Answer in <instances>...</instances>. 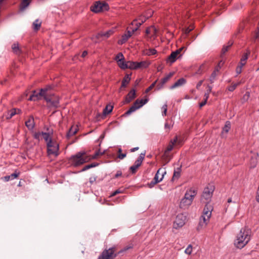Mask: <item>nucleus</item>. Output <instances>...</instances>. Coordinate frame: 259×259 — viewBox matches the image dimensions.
<instances>
[{"instance_id":"nucleus-1","label":"nucleus","mask_w":259,"mask_h":259,"mask_svg":"<svg viewBox=\"0 0 259 259\" xmlns=\"http://www.w3.org/2000/svg\"><path fill=\"white\" fill-rule=\"evenodd\" d=\"M212 210L213 207L210 204L207 203L205 204L202 214L199 219V224L197 227V230L198 231H200L206 227L209 222Z\"/></svg>"},{"instance_id":"nucleus-2","label":"nucleus","mask_w":259,"mask_h":259,"mask_svg":"<svg viewBox=\"0 0 259 259\" xmlns=\"http://www.w3.org/2000/svg\"><path fill=\"white\" fill-rule=\"evenodd\" d=\"M250 231L249 230L242 228L237 234L236 239L234 241L235 246L238 248H242L249 241Z\"/></svg>"},{"instance_id":"nucleus-3","label":"nucleus","mask_w":259,"mask_h":259,"mask_svg":"<svg viewBox=\"0 0 259 259\" xmlns=\"http://www.w3.org/2000/svg\"><path fill=\"white\" fill-rule=\"evenodd\" d=\"M196 191L192 188L187 190L184 198H183L180 201L179 205L180 208L184 209L188 208L192 204L194 198L196 195Z\"/></svg>"},{"instance_id":"nucleus-4","label":"nucleus","mask_w":259,"mask_h":259,"mask_svg":"<svg viewBox=\"0 0 259 259\" xmlns=\"http://www.w3.org/2000/svg\"><path fill=\"white\" fill-rule=\"evenodd\" d=\"M48 90L45 95L44 99L47 102L49 107L57 108L59 105V98L58 96L53 94L51 91V87H47Z\"/></svg>"},{"instance_id":"nucleus-5","label":"nucleus","mask_w":259,"mask_h":259,"mask_svg":"<svg viewBox=\"0 0 259 259\" xmlns=\"http://www.w3.org/2000/svg\"><path fill=\"white\" fill-rule=\"evenodd\" d=\"M91 159V156L86 155L84 152H78L75 155H72L71 157V162L75 166L87 162Z\"/></svg>"},{"instance_id":"nucleus-6","label":"nucleus","mask_w":259,"mask_h":259,"mask_svg":"<svg viewBox=\"0 0 259 259\" xmlns=\"http://www.w3.org/2000/svg\"><path fill=\"white\" fill-rule=\"evenodd\" d=\"M116 250L115 246L108 249L106 248L102 252L98 259H114L119 254L118 252H116Z\"/></svg>"},{"instance_id":"nucleus-7","label":"nucleus","mask_w":259,"mask_h":259,"mask_svg":"<svg viewBox=\"0 0 259 259\" xmlns=\"http://www.w3.org/2000/svg\"><path fill=\"white\" fill-rule=\"evenodd\" d=\"M148 102L147 99H137L130 107V108L122 115L123 116H128L133 112H135L136 110L142 107Z\"/></svg>"},{"instance_id":"nucleus-8","label":"nucleus","mask_w":259,"mask_h":259,"mask_svg":"<svg viewBox=\"0 0 259 259\" xmlns=\"http://www.w3.org/2000/svg\"><path fill=\"white\" fill-rule=\"evenodd\" d=\"M109 9V7L107 3L101 2L100 1L96 2L91 7V10L96 13L104 11H107Z\"/></svg>"},{"instance_id":"nucleus-9","label":"nucleus","mask_w":259,"mask_h":259,"mask_svg":"<svg viewBox=\"0 0 259 259\" xmlns=\"http://www.w3.org/2000/svg\"><path fill=\"white\" fill-rule=\"evenodd\" d=\"M47 145L49 155H54L55 156H57L59 155V146L57 142L53 141L52 139H50Z\"/></svg>"},{"instance_id":"nucleus-10","label":"nucleus","mask_w":259,"mask_h":259,"mask_svg":"<svg viewBox=\"0 0 259 259\" xmlns=\"http://www.w3.org/2000/svg\"><path fill=\"white\" fill-rule=\"evenodd\" d=\"M214 187L213 186H209L205 188L201 196V200L206 204L209 203L208 202L211 199Z\"/></svg>"},{"instance_id":"nucleus-11","label":"nucleus","mask_w":259,"mask_h":259,"mask_svg":"<svg viewBox=\"0 0 259 259\" xmlns=\"http://www.w3.org/2000/svg\"><path fill=\"white\" fill-rule=\"evenodd\" d=\"M186 217L183 213L178 214L174 222L173 227L176 229L182 228L186 223Z\"/></svg>"},{"instance_id":"nucleus-12","label":"nucleus","mask_w":259,"mask_h":259,"mask_svg":"<svg viewBox=\"0 0 259 259\" xmlns=\"http://www.w3.org/2000/svg\"><path fill=\"white\" fill-rule=\"evenodd\" d=\"M48 90L47 87L45 88L40 90L39 92L36 91H33L32 94L29 97L28 100L29 101H36L41 99L42 97L44 98L45 95Z\"/></svg>"},{"instance_id":"nucleus-13","label":"nucleus","mask_w":259,"mask_h":259,"mask_svg":"<svg viewBox=\"0 0 259 259\" xmlns=\"http://www.w3.org/2000/svg\"><path fill=\"white\" fill-rule=\"evenodd\" d=\"M151 16V14L149 16H147V17L141 15L139 16V17L138 19L134 20L131 23L132 25H135L136 26V27L134 28V31H136L138 29L139 27Z\"/></svg>"},{"instance_id":"nucleus-14","label":"nucleus","mask_w":259,"mask_h":259,"mask_svg":"<svg viewBox=\"0 0 259 259\" xmlns=\"http://www.w3.org/2000/svg\"><path fill=\"white\" fill-rule=\"evenodd\" d=\"M145 154L141 153L134 164L130 167V170L132 174H135L138 168L141 166L144 159Z\"/></svg>"},{"instance_id":"nucleus-15","label":"nucleus","mask_w":259,"mask_h":259,"mask_svg":"<svg viewBox=\"0 0 259 259\" xmlns=\"http://www.w3.org/2000/svg\"><path fill=\"white\" fill-rule=\"evenodd\" d=\"M174 74V72H170L168 74L162 78L159 83L157 85L156 90H159L163 88L164 84L171 78Z\"/></svg>"},{"instance_id":"nucleus-16","label":"nucleus","mask_w":259,"mask_h":259,"mask_svg":"<svg viewBox=\"0 0 259 259\" xmlns=\"http://www.w3.org/2000/svg\"><path fill=\"white\" fill-rule=\"evenodd\" d=\"M130 29H132V31L127 30L124 34H123L121 36V38L118 40V44L119 45H122L124 44L128 39L131 37L132 34L135 32L134 31V28Z\"/></svg>"},{"instance_id":"nucleus-17","label":"nucleus","mask_w":259,"mask_h":259,"mask_svg":"<svg viewBox=\"0 0 259 259\" xmlns=\"http://www.w3.org/2000/svg\"><path fill=\"white\" fill-rule=\"evenodd\" d=\"M166 173V171L165 168H160L157 170L153 179L158 181V183H159L162 180L163 177Z\"/></svg>"},{"instance_id":"nucleus-18","label":"nucleus","mask_w":259,"mask_h":259,"mask_svg":"<svg viewBox=\"0 0 259 259\" xmlns=\"http://www.w3.org/2000/svg\"><path fill=\"white\" fill-rule=\"evenodd\" d=\"M183 49L184 48L182 47L174 52H172L168 58V61L170 63L175 62L176 61L178 55L180 54Z\"/></svg>"},{"instance_id":"nucleus-19","label":"nucleus","mask_w":259,"mask_h":259,"mask_svg":"<svg viewBox=\"0 0 259 259\" xmlns=\"http://www.w3.org/2000/svg\"><path fill=\"white\" fill-rule=\"evenodd\" d=\"M136 98V91L135 89L132 90L126 96L124 101V104L129 103L134 99Z\"/></svg>"},{"instance_id":"nucleus-20","label":"nucleus","mask_w":259,"mask_h":259,"mask_svg":"<svg viewBox=\"0 0 259 259\" xmlns=\"http://www.w3.org/2000/svg\"><path fill=\"white\" fill-rule=\"evenodd\" d=\"M21 112V111L20 109L18 108H13L8 111L7 114L6 115V119H10L15 115L20 114Z\"/></svg>"},{"instance_id":"nucleus-21","label":"nucleus","mask_w":259,"mask_h":259,"mask_svg":"<svg viewBox=\"0 0 259 259\" xmlns=\"http://www.w3.org/2000/svg\"><path fill=\"white\" fill-rule=\"evenodd\" d=\"M186 82V80L184 78L179 79L173 85L170 87V89L172 90L175 88L179 87L184 85Z\"/></svg>"},{"instance_id":"nucleus-22","label":"nucleus","mask_w":259,"mask_h":259,"mask_svg":"<svg viewBox=\"0 0 259 259\" xmlns=\"http://www.w3.org/2000/svg\"><path fill=\"white\" fill-rule=\"evenodd\" d=\"M177 137H175V138L174 139V140L170 141L169 145L167 147L166 150H165L164 154H166L167 153L170 152L173 149L174 146L175 145L176 142H177Z\"/></svg>"},{"instance_id":"nucleus-23","label":"nucleus","mask_w":259,"mask_h":259,"mask_svg":"<svg viewBox=\"0 0 259 259\" xmlns=\"http://www.w3.org/2000/svg\"><path fill=\"white\" fill-rule=\"evenodd\" d=\"M25 125L29 130H32L34 126V119L32 117H30L25 122Z\"/></svg>"},{"instance_id":"nucleus-24","label":"nucleus","mask_w":259,"mask_h":259,"mask_svg":"<svg viewBox=\"0 0 259 259\" xmlns=\"http://www.w3.org/2000/svg\"><path fill=\"white\" fill-rule=\"evenodd\" d=\"M149 65L150 63L146 61L140 62H136L137 69L140 68H146Z\"/></svg>"},{"instance_id":"nucleus-25","label":"nucleus","mask_w":259,"mask_h":259,"mask_svg":"<svg viewBox=\"0 0 259 259\" xmlns=\"http://www.w3.org/2000/svg\"><path fill=\"white\" fill-rule=\"evenodd\" d=\"M32 0H22L20 6L21 11L25 10L30 4Z\"/></svg>"},{"instance_id":"nucleus-26","label":"nucleus","mask_w":259,"mask_h":259,"mask_svg":"<svg viewBox=\"0 0 259 259\" xmlns=\"http://www.w3.org/2000/svg\"><path fill=\"white\" fill-rule=\"evenodd\" d=\"M77 128L74 126H71L67 133L66 136L68 138L74 135L77 132Z\"/></svg>"},{"instance_id":"nucleus-27","label":"nucleus","mask_w":259,"mask_h":259,"mask_svg":"<svg viewBox=\"0 0 259 259\" xmlns=\"http://www.w3.org/2000/svg\"><path fill=\"white\" fill-rule=\"evenodd\" d=\"M181 168L178 167L176 170H175L172 178V181H175L176 179H178L181 176Z\"/></svg>"},{"instance_id":"nucleus-28","label":"nucleus","mask_w":259,"mask_h":259,"mask_svg":"<svg viewBox=\"0 0 259 259\" xmlns=\"http://www.w3.org/2000/svg\"><path fill=\"white\" fill-rule=\"evenodd\" d=\"M131 80L130 75L126 74L122 80L121 88H124L130 82Z\"/></svg>"},{"instance_id":"nucleus-29","label":"nucleus","mask_w":259,"mask_h":259,"mask_svg":"<svg viewBox=\"0 0 259 259\" xmlns=\"http://www.w3.org/2000/svg\"><path fill=\"white\" fill-rule=\"evenodd\" d=\"M20 175V172H17L15 171L14 173L11 174L10 176H6L4 177V179L6 181H9L10 180H13L17 178Z\"/></svg>"},{"instance_id":"nucleus-30","label":"nucleus","mask_w":259,"mask_h":259,"mask_svg":"<svg viewBox=\"0 0 259 259\" xmlns=\"http://www.w3.org/2000/svg\"><path fill=\"white\" fill-rule=\"evenodd\" d=\"M233 44V41L230 40L228 43V45L224 46L221 51V55H224L228 51L229 48L232 46Z\"/></svg>"},{"instance_id":"nucleus-31","label":"nucleus","mask_w":259,"mask_h":259,"mask_svg":"<svg viewBox=\"0 0 259 259\" xmlns=\"http://www.w3.org/2000/svg\"><path fill=\"white\" fill-rule=\"evenodd\" d=\"M113 31L111 30H109L105 32H101L98 33V37H105L106 38L109 37L112 33Z\"/></svg>"},{"instance_id":"nucleus-32","label":"nucleus","mask_w":259,"mask_h":259,"mask_svg":"<svg viewBox=\"0 0 259 259\" xmlns=\"http://www.w3.org/2000/svg\"><path fill=\"white\" fill-rule=\"evenodd\" d=\"M41 22L38 20L36 19L33 23V28L34 31L38 30L41 26Z\"/></svg>"},{"instance_id":"nucleus-33","label":"nucleus","mask_w":259,"mask_h":259,"mask_svg":"<svg viewBox=\"0 0 259 259\" xmlns=\"http://www.w3.org/2000/svg\"><path fill=\"white\" fill-rule=\"evenodd\" d=\"M113 106L111 105H107L103 110V114L106 115L112 112Z\"/></svg>"},{"instance_id":"nucleus-34","label":"nucleus","mask_w":259,"mask_h":259,"mask_svg":"<svg viewBox=\"0 0 259 259\" xmlns=\"http://www.w3.org/2000/svg\"><path fill=\"white\" fill-rule=\"evenodd\" d=\"M127 68L130 69H137L136 62L127 61L126 62Z\"/></svg>"},{"instance_id":"nucleus-35","label":"nucleus","mask_w":259,"mask_h":259,"mask_svg":"<svg viewBox=\"0 0 259 259\" xmlns=\"http://www.w3.org/2000/svg\"><path fill=\"white\" fill-rule=\"evenodd\" d=\"M117 62L118 65L122 69H127L126 62L124 60H119Z\"/></svg>"},{"instance_id":"nucleus-36","label":"nucleus","mask_w":259,"mask_h":259,"mask_svg":"<svg viewBox=\"0 0 259 259\" xmlns=\"http://www.w3.org/2000/svg\"><path fill=\"white\" fill-rule=\"evenodd\" d=\"M12 49L15 54H19L20 53V50L18 44H14L12 46Z\"/></svg>"},{"instance_id":"nucleus-37","label":"nucleus","mask_w":259,"mask_h":259,"mask_svg":"<svg viewBox=\"0 0 259 259\" xmlns=\"http://www.w3.org/2000/svg\"><path fill=\"white\" fill-rule=\"evenodd\" d=\"M133 244H130L125 247H124L123 248H122V249H121L120 250H119L118 252V254H121L122 253V252H124V251H127V250L130 249H131V248H133Z\"/></svg>"},{"instance_id":"nucleus-38","label":"nucleus","mask_w":259,"mask_h":259,"mask_svg":"<svg viewBox=\"0 0 259 259\" xmlns=\"http://www.w3.org/2000/svg\"><path fill=\"white\" fill-rule=\"evenodd\" d=\"M42 136L44 140H45V141L47 142V143L48 142V141H49L50 139H52L50 138V134L47 133L42 132Z\"/></svg>"},{"instance_id":"nucleus-39","label":"nucleus","mask_w":259,"mask_h":259,"mask_svg":"<svg viewBox=\"0 0 259 259\" xmlns=\"http://www.w3.org/2000/svg\"><path fill=\"white\" fill-rule=\"evenodd\" d=\"M249 54V52L244 54L240 59V62L246 64V61L248 59V57Z\"/></svg>"},{"instance_id":"nucleus-40","label":"nucleus","mask_w":259,"mask_h":259,"mask_svg":"<svg viewBox=\"0 0 259 259\" xmlns=\"http://www.w3.org/2000/svg\"><path fill=\"white\" fill-rule=\"evenodd\" d=\"M241 81H240L238 82V83L232 84L231 85L228 87V90L230 92H233L234 90H235V89L237 88L238 85L241 84Z\"/></svg>"},{"instance_id":"nucleus-41","label":"nucleus","mask_w":259,"mask_h":259,"mask_svg":"<svg viewBox=\"0 0 259 259\" xmlns=\"http://www.w3.org/2000/svg\"><path fill=\"white\" fill-rule=\"evenodd\" d=\"M98 165V163H95L87 165L85 166H84V167L82 169V171H85V170H87V169H88L89 168L95 167L96 166H97Z\"/></svg>"},{"instance_id":"nucleus-42","label":"nucleus","mask_w":259,"mask_h":259,"mask_svg":"<svg viewBox=\"0 0 259 259\" xmlns=\"http://www.w3.org/2000/svg\"><path fill=\"white\" fill-rule=\"evenodd\" d=\"M231 128V124L229 121H227L225 126L223 127V131L228 133Z\"/></svg>"},{"instance_id":"nucleus-43","label":"nucleus","mask_w":259,"mask_h":259,"mask_svg":"<svg viewBox=\"0 0 259 259\" xmlns=\"http://www.w3.org/2000/svg\"><path fill=\"white\" fill-rule=\"evenodd\" d=\"M217 75V73H215V71H213V72L211 73L210 78H209V81L211 83H213L215 79V77Z\"/></svg>"},{"instance_id":"nucleus-44","label":"nucleus","mask_w":259,"mask_h":259,"mask_svg":"<svg viewBox=\"0 0 259 259\" xmlns=\"http://www.w3.org/2000/svg\"><path fill=\"white\" fill-rule=\"evenodd\" d=\"M104 154V152H100V150L97 151L93 156H91V158L92 159H96L98 158L100 155H102Z\"/></svg>"},{"instance_id":"nucleus-45","label":"nucleus","mask_w":259,"mask_h":259,"mask_svg":"<svg viewBox=\"0 0 259 259\" xmlns=\"http://www.w3.org/2000/svg\"><path fill=\"white\" fill-rule=\"evenodd\" d=\"M192 251V246L190 244L188 246L185 250V252L188 254H191Z\"/></svg>"},{"instance_id":"nucleus-46","label":"nucleus","mask_w":259,"mask_h":259,"mask_svg":"<svg viewBox=\"0 0 259 259\" xmlns=\"http://www.w3.org/2000/svg\"><path fill=\"white\" fill-rule=\"evenodd\" d=\"M253 38L254 39L259 38V26L257 27L256 30L254 31L253 35Z\"/></svg>"},{"instance_id":"nucleus-47","label":"nucleus","mask_w":259,"mask_h":259,"mask_svg":"<svg viewBox=\"0 0 259 259\" xmlns=\"http://www.w3.org/2000/svg\"><path fill=\"white\" fill-rule=\"evenodd\" d=\"M157 81V80H155L154 82H153L145 91V92L146 93H148L149 91H150L155 85L156 84V82Z\"/></svg>"},{"instance_id":"nucleus-48","label":"nucleus","mask_w":259,"mask_h":259,"mask_svg":"<svg viewBox=\"0 0 259 259\" xmlns=\"http://www.w3.org/2000/svg\"><path fill=\"white\" fill-rule=\"evenodd\" d=\"M124 58L123 54L121 53H119L115 57V60L117 62L119 60H124Z\"/></svg>"},{"instance_id":"nucleus-49","label":"nucleus","mask_w":259,"mask_h":259,"mask_svg":"<svg viewBox=\"0 0 259 259\" xmlns=\"http://www.w3.org/2000/svg\"><path fill=\"white\" fill-rule=\"evenodd\" d=\"M172 125L171 124V123H169L168 121H166L165 123V124H164V127L166 130H167V132H169V131L170 130V128L172 127Z\"/></svg>"},{"instance_id":"nucleus-50","label":"nucleus","mask_w":259,"mask_h":259,"mask_svg":"<svg viewBox=\"0 0 259 259\" xmlns=\"http://www.w3.org/2000/svg\"><path fill=\"white\" fill-rule=\"evenodd\" d=\"M41 136H42V132L35 133L33 136L34 138L35 139L38 140V141H39L40 140Z\"/></svg>"},{"instance_id":"nucleus-51","label":"nucleus","mask_w":259,"mask_h":259,"mask_svg":"<svg viewBox=\"0 0 259 259\" xmlns=\"http://www.w3.org/2000/svg\"><path fill=\"white\" fill-rule=\"evenodd\" d=\"M167 105L165 104L162 107V115L163 116H166V112H167Z\"/></svg>"},{"instance_id":"nucleus-52","label":"nucleus","mask_w":259,"mask_h":259,"mask_svg":"<svg viewBox=\"0 0 259 259\" xmlns=\"http://www.w3.org/2000/svg\"><path fill=\"white\" fill-rule=\"evenodd\" d=\"M158 183V181H155L153 179L150 183L148 184L149 188H152L155 185Z\"/></svg>"},{"instance_id":"nucleus-53","label":"nucleus","mask_w":259,"mask_h":259,"mask_svg":"<svg viewBox=\"0 0 259 259\" xmlns=\"http://www.w3.org/2000/svg\"><path fill=\"white\" fill-rule=\"evenodd\" d=\"M156 53V51L154 49H149L147 54L148 55H154Z\"/></svg>"},{"instance_id":"nucleus-54","label":"nucleus","mask_w":259,"mask_h":259,"mask_svg":"<svg viewBox=\"0 0 259 259\" xmlns=\"http://www.w3.org/2000/svg\"><path fill=\"white\" fill-rule=\"evenodd\" d=\"M97 178V177L96 176L91 177L89 179L90 184H93L96 181Z\"/></svg>"},{"instance_id":"nucleus-55","label":"nucleus","mask_w":259,"mask_h":259,"mask_svg":"<svg viewBox=\"0 0 259 259\" xmlns=\"http://www.w3.org/2000/svg\"><path fill=\"white\" fill-rule=\"evenodd\" d=\"M126 156V153H120L118 154L117 157L120 159H123Z\"/></svg>"},{"instance_id":"nucleus-56","label":"nucleus","mask_w":259,"mask_h":259,"mask_svg":"<svg viewBox=\"0 0 259 259\" xmlns=\"http://www.w3.org/2000/svg\"><path fill=\"white\" fill-rule=\"evenodd\" d=\"M221 63V61L220 62H219V64L215 67L214 70L213 71H215V73H217V72H218L219 71L220 69L221 68V66H220Z\"/></svg>"},{"instance_id":"nucleus-57","label":"nucleus","mask_w":259,"mask_h":259,"mask_svg":"<svg viewBox=\"0 0 259 259\" xmlns=\"http://www.w3.org/2000/svg\"><path fill=\"white\" fill-rule=\"evenodd\" d=\"M203 80H200L197 84L196 85V89H199V88L201 87V85H202V84L203 83Z\"/></svg>"},{"instance_id":"nucleus-58","label":"nucleus","mask_w":259,"mask_h":259,"mask_svg":"<svg viewBox=\"0 0 259 259\" xmlns=\"http://www.w3.org/2000/svg\"><path fill=\"white\" fill-rule=\"evenodd\" d=\"M236 72L237 74H239L242 72V69L240 67H237L236 69Z\"/></svg>"},{"instance_id":"nucleus-59","label":"nucleus","mask_w":259,"mask_h":259,"mask_svg":"<svg viewBox=\"0 0 259 259\" xmlns=\"http://www.w3.org/2000/svg\"><path fill=\"white\" fill-rule=\"evenodd\" d=\"M212 90V87L210 85H207V89L206 90V93H208V94H210V93L211 92Z\"/></svg>"},{"instance_id":"nucleus-60","label":"nucleus","mask_w":259,"mask_h":259,"mask_svg":"<svg viewBox=\"0 0 259 259\" xmlns=\"http://www.w3.org/2000/svg\"><path fill=\"white\" fill-rule=\"evenodd\" d=\"M207 103V101H206V100H204L203 102H202L201 103H200L199 104V106L200 108H201L202 107H203V106H204Z\"/></svg>"},{"instance_id":"nucleus-61","label":"nucleus","mask_w":259,"mask_h":259,"mask_svg":"<svg viewBox=\"0 0 259 259\" xmlns=\"http://www.w3.org/2000/svg\"><path fill=\"white\" fill-rule=\"evenodd\" d=\"M122 175V172L121 171H118L115 175V178H117L119 176Z\"/></svg>"},{"instance_id":"nucleus-62","label":"nucleus","mask_w":259,"mask_h":259,"mask_svg":"<svg viewBox=\"0 0 259 259\" xmlns=\"http://www.w3.org/2000/svg\"><path fill=\"white\" fill-rule=\"evenodd\" d=\"M209 94H208V93H205L204 94V100H206V101H207L208 98H209Z\"/></svg>"},{"instance_id":"nucleus-63","label":"nucleus","mask_w":259,"mask_h":259,"mask_svg":"<svg viewBox=\"0 0 259 259\" xmlns=\"http://www.w3.org/2000/svg\"><path fill=\"white\" fill-rule=\"evenodd\" d=\"M88 55V52L86 51H84L82 52V54H81V57L82 58H84L87 55Z\"/></svg>"},{"instance_id":"nucleus-64","label":"nucleus","mask_w":259,"mask_h":259,"mask_svg":"<svg viewBox=\"0 0 259 259\" xmlns=\"http://www.w3.org/2000/svg\"><path fill=\"white\" fill-rule=\"evenodd\" d=\"M120 193H121V192L119 190H117L113 193L112 196H115L116 194H119Z\"/></svg>"}]
</instances>
